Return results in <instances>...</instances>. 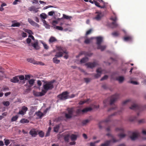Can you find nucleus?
I'll return each mask as SVG.
<instances>
[{"label": "nucleus", "mask_w": 146, "mask_h": 146, "mask_svg": "<svg viewBox=\"0 0 146 146\" xmlns=\"http://www.w3.org/2000/svg\"><path fill=\"white\" fill-rule=\"evenodd\" d=\"M54 82V80H52L50 81H46L44 82V84L43 85L44 90H42L43 92L45 94L48 91L51 90L54 88L53 84Z\"/></svg>", "instance_id": "nucleus-1"}, {"label": "nucleus", "mask_w": 146, "mask_h": 146, "mask_svg": "<svg viewBox=\"0 0 146 146\" xmlns=\"http://www.w3.org/2000/svg\"><path fill=\"white\" fill-rule=\"evenodd\" d=\"M57 49L58 51L57 52L55 56L58 57H62L64 54H67V52L65 49L61 46H58L57 47Z\"/></svg>", "instance_id": "nucleus-2"}, {"label": "nucleus", "mask_w": 146, "mask_h": 146, "mask_svg": "<svg viewBox=\"0 0 146 146\" xmlns=\"http://www.w3.org/2000/svg\"><path fill=\"white\" fill-rule=\"evenodd\" d=\"M69 94V92L67 91H65L63 92L61 94L58 95L57 97L60 100H65L68 99Z\"/></svg>", "instance_id": "nucleus-3"}, {"label": "nucleus", "mask_w": 146, "mask_h": 146, "mask_svg": "<svg viewBox=\"0 0 146 146\" xmlns=\"http://www.w3.org/2000/svg\"><path fill=\"white\" fill-rule=\"evenodd\" d=\"M68 113L65 114V117L67 119H70L72 118L74 112V109L73 108H68L67 109Z\"/></svg>", "instance_id": "nucleus-4"}, {"label": "nucleus", "mask_w": 146, "mask_h": 146, "mask_svg": "<svg viewBox=\"0 0 146 146\" xmlns=\"http://www.w3.org/2000/svg\"><path fill=\"white\" fill-rule=\"evenodd\" d=\"M119 98V95L117 94H116L111 96L110 99V105H111L113 104Z\"/></svg>", "instance_id": "nucleus-5"}, {"label": "nucleus", "mask_w": 146, "mask_h": 146, "mask_svg": "<svg viewBox=\"0 0 146 146\" xmlns=\"http://www.w3.org/2000/svg\"><path fill=\"white\" fill-rule=\"evenodd\" d=\"M115 130L117 131H119L120 133L118 134V136L120 138H124L126 135L124 134V130L122 127L117 128L115 129Z\"/></svg>", "instance_id": "nucleus-6"}, {"label": "nucleus", "mask_w": 146, "mask_h": 146, "mask_svg": "<svg viewBox=\"0 0 146 146\" xmlns=\"http://www.w3.org/2000/svg\"><path fill=\"white\" fill-rule=\"evenodd\" d=\"M98 65V63L96 62H89L85 64V65L88 68H93Z\"/></svg>", "instance_id": "nucleus-7"}, {"label": "nucleus", "mask_w": 146, "mask_h": 146, "mask_svg": "<svg viewBox=\"0 0 146 146\" xmlns=\"http://www.w3.org/2000/svg\"><path fill=\"white\" fill-rule=\"evenodd\" d=\"M38 131L36 130V129L35 128L32 129L30 131L29 133L32 137H35L37 135Z\"/></svg>", "instance_id": "nucleus-8"}, {"label": "nucleus", "mask_w": 146, "mask_h": 146, "mask_svg": "<svg viewBox=\"0 0 146 146\" xmlns=\"http://www.w3.org/2000/svg\"><path fill=\"white\" fill-rule=\"evenodd\" d=\"M27 61L28 62L33 63L34 64H40L41 65H44L43 64L42 62L36 61L33 59L32 58L27 59Z\"/></svg>", "instance_id": "nucleus-9"}, {"label": "nucleus", "mask_w": 146, "mask_h": 146, "mask_svg": "<svg viewBox=\"0 0 146 146\" xmlns=\"http://www.w3.org/2000/svg\"><path fill=\"white\" fill-rule=\"evenodd\" d=\"M110 19L114 21L111 23V25L113 26V27L112 28H113L117 27L118 26V24L115 22L117 20L116 17L115 16L114 17H112L110 18Z\"/></svg>", "instance_id": "nucleus-10"}, {"label": "nucleus", "mask_w": 146, "mask_h": 146, "mask_svg": "<svg viewBox=\"0 0 146 146\" xmlns=\"http://www.w3.org/2000/svg\"><path fill=\"white\" fill-rule=\"evenodd\" d=\"M28 110V108L25 106H23L22 107L21 110L19 111L18 113V114L24 115L26 113V111Z\"/></svg>", "instance_id": "nucleus-11"}, {"label": "nucleus", "mask_w": 146, "mask_h": 146, "mask_svg": "<svg viewBox=\"0 0 146 146\" xmlns=\"http://www.w3.org/2000/svg\"><path fill=\"white\" fill-rule=\"evenodd\" d=\"M120 111H119L118 112L114 113L113 114L109 116L108 117L104 120V121L106 122H107L108 121H110L111 119V117L112 116L116 115L117 113L118 114H120Z\"/></svg>", "instance_id": "nucleus-12"}, {"label": "nucleus", "mask_w": 146, "mask_h": 146, "mask_svg": "<svg viewBox=\"0 0 146 146\" xmlns=\"http://www.w3.org/2000/svg\"><path fill=\"white\" fill-rule=\"evenodd\" d=\"M96 72L97 73L94 76L96 78H98L100 77L101 75L102 72V70L101 68H99L96 70Z\"/></svg>", "instance_id": "nucleus-13"}, {"label": "nucleus", "mask_w": 146, "mask_h": 146, "mask_svg": "<svg viewBox=\"0 0 146 146\" xmlns=\"http://www.w3.org/2000/svg\"><path fill=\"white\" fill-rule=\"evenodd\" d=\"M130 108L133 110H140V107L137 104H133L130 107Z\"/></svg>", "instance_id": "nucleus-14"}, {"label": "nucleus", "mask_w": 146, "mask_h": 146, "mask_svg": "<svg viewBox=\"0 0 146 146\" xmlns=\"http://www.w3.org/2000/svg\"><path fill=\"white\" fill-rule=\"evenodd\" d=\"M28 20L29 23L32 26L37 27H39V25L38 24L36 23L31 19L29 18Z\"/></svg>", "instance_id": "nucleus-15"}, {"label": "nucleus", "mask_w": 146, "mask_h": 146, "mask_svg": "<svg viewBox=\"0 0 146 146\" xmlns=\"http://www.w3.org/2000/svg\"><path fill=\"white\" fill-rule=\"evenodd\" d=\"M31 44L32 46L35 49L38 50L39 49L40 47L38 45V42L37 40L34 43H31Z\"/></svg>", "instance_id": "nucleus-16"}, {"label": "nucleus", "mask_w": 146, "mask_h": 146, "mask_svg": "<svg viewBox=\"0 0 146 146\" xmlns=\"http://www.w3.org/2000/svg\"><path fill=\"white\" fill-rule=\"evenodd\" d=\"M139 133L137 132H134L132 133V135L131 136L130 138L132 140H135L138 137Z\"/></svg>", "instance_id": "nucleus-17"}, {"label": "nucleus", "mask_w": 146, "mask_h": 146, "mask_svg": "<svg viewBox=\"0 0 146 146\" xmlns=\"http://www.w3.org/2000/svg\"><path fill=\"white\" fill-rule=\"evenodd\" d=\"M96 13H97L98 14L94 19L97 21H99L101 20L102 17L101 12H97Z\"/></svg>", "instance_id": "nucleus-18"}, {"label": "nucleus", "mask_w": 146, "mask_h": 146, "mask_svg": "<svg viewBox=\"0 0 146 146\" xmlns=\"http://www.w3.org/2000/svg\"><path fill=\"white\" fill-rule=\"evenodd\" d=\"M45 93L43 92L42 90L41 92H34V95L36 96H41L45 94Z\"/></svg>", "instance_id": "nucleus-19"}, {"label": "nucleus", "mask_w": 146, "mask_h": 146, "mask_svg": "<svg viewBox=\"0 0 146 146\" xmlns=\"http://www.w3.org/2000/svg\"><path fill=\"white\" fill-rule=\"evenodd\" d=\"M38 8H36L34 6H31L30 7H29L28 8V10L31 11H33L34 13H36L38 12Z\"/></svg>", "instance_id": "nucleus-20"}, {"label": "nucleus", "mask_w": 146, "mask_h": 146, "mask_svg": "<svg viewBox=\"0 0 146 146\" xmlns=\"http://www.w3.org/2000/svg\"><path fill=\"white\" fill-rule=\"evenodd\" d=\"M96 44L97 45L101 44L103 41V38L101 36H99L96 37Z\"/></svg>", "instance_id": "nucleus-21"}, {"label": "nucleus", "mask_w": 146, "mask_h": 146, "mask_svg": "<svg viewBox=\"0 0 146 146\" xmlns=\"http://www.w3.org/2000/svg\"><path fill=\"white\" fill-rule=\"evenodd\" d=\"M17 77L18 76H17L13 77L12 78L10 79V81L11 82L14 83L18 82H19V79H18V77Z\"/></svg>", "instance_id": "nucleus-22"}, {"label": "nucleus", "mask_w": 146, "mask_h": 146, "mask_svg": "<svg viewBox=\"0 0 146 146\" xmlns=\"http://www.w3.org/2000/svg\"><path fill=\"white\" fill-rule=\"evenodd\" d=\"M106 135L108 137H111L112 139L110 140H111V143L112 142L113 143H114L117 142L118 141V140L115 139L113 136L110 133H108L107 134H106Z\"/></svg>", "instance_id": "nucleus-23"}, {"label": "nucleus", "mask_w": 146, "mask_h": 146, "mask_svg": "<svg viewBox=\"0 0 146 146\" xmlns=\"http://www.w3.org/2000/svg\"><path fill=\"white\" fill-rule=\"evenodd\" d=\"M3 69L1 67H0V80H2L5 76Z\"/></svg>", "instance_id": "nucleus-24"}, {"label": "nucleus", "mask_w": 146, "mask_h": 146, "mask_svg": "<svg viewBox=\"0 0 146 146\" xmlns=\"http://www.w3.org/2000/svg\"><path fill=\"white\" fill-rule=\"evenodd\" d=\"M57 40L55 37L52 36L50 37L49 40V42L50 44L57 42Z\"/></svg>", "instance_id": "nucleus-25"}, {"label": "nucleus", "mask_w": 146, "mask_h": 146, "mask_svg": "<svg viewBox=\"0 0 146 146\" xmlns=\"http://www.w3.org/2000/svg\"><path fill=\"white\" fill-rule=\"evenodd\" d=\"M111 140L106 141L104 143L102 144L100 146H108L111 143Z\"/></svg>", "instance_id": "nucleus-26"}, {"label": "nucleus", "mask_w": 146, "mask_h": 146, "mask_svg": "<svg viewBox=\"0 0 146 146\" xmlns=\"http://www.w3.org/2000/svg\"><path fill=\"white\" fill-rule=\"evenodd\" d=\"M92 110V108L91 107L86 108L82 110V112L83 113H85L88 111H90Z\"/></svg>", "instance_id": "nucleus-27"}, {"label": "nucleus", "mask_w": 146, "mask_h": 146, "mask_svg": "<svg viewBox=\"0 0 146 146\" xmlns=\"http://www.w3.org/2000/svg\"><path fill=\"white\" fill-rule=\"evenodd\" d=\"M106 46L105 45H101V44L98 46L97 48L100 49L102 51L104 50L106 48Z\"/></svg>", "instance_id": "nucleus-28"}, {"label": "nucleus", "mask_w": 146, "mask_h": 146, "mask_svg": "<svg viewBox=\"0 0 146 146\" xmlns=\"http://www.w3.org/2000/svg\"><path fill=\"white\" fill-rule=\"evenodd\" d=\"M116 80H118L119 83H121L123 82L124 81V78L123 76H119L117 78Z\"/></svg>", "instance_id": "nucleus-29"}, {"label": "nucleus", "mask_w": 146, "mask_h": 146, "mask_svg": "<svg viewBox=\"0 0 146 146\" xmlns=\"http://www.w3.org/2000/svg\"><path fill=\"white\" fill-rule=\"evenodd\" d=\"M70 137V135L68 133L65 135L64 137V141L66 142H68Z\"/></svg>", "instance_id": "nucleus-30"}, {"label": "nucleus", "mask_w": 146, "mask_h": 146, "mask_svg": "<svg viewBox=\"0 0 146 146\" xmlns=\"http://www.w3.org/2000/svg\"><path fill=\"white\" fill-rule=\"evenodd\" d=\"M77 136L74 134H72L70 136L71 139L72 141L76 140L77 139Z\"/></svg>", "instance_id": "nucleus-31"}, {"label": "nucleus", "mask_w": 146, "mask_h": 146, "mask_svg": "<svg viewBox=\"0 0 146 146\" xmlns=\"http://www.w3.org/2000/svg\"><path fill=\"white\" fill-rule=\"evenodd\" d=\"M20 122L21 123H28L29 122V121L27 119H22L20 121Z\"/></svg>", "instance_id": "nucleus-32"}, {"label": "nucleus", "mask_w": 146, "mask_h": 146, "mask_svg": "<svg viewBox=\"0 0 146 146\" xmlns=\"http://www.w3.org/2000/svg\"><path fill=\"white\" fill-rule=\"evenodd\" d=\"M81 54H84L86 56H90L92 55V54L89 52H86L85 51H82L81 52Z\"/></svg>", "instance_id": "nucleus-33"}, {"label": "nucleus", "mask_w": 146, "mask_h": 146, "mask_svg": "<svg viewBox=\"0 0 146 146\" xmlns=\"http://www.w3.org/2000/svg\"><path fill=\"white\" fill-rule=\"evenodd\" d=\"M36 114L40 118L42 117L44 115L43 113L40 111L36 112Z\"/></svg>", "instance_id": "nucleus-34"}, {"label": "nucleus", "mask_w": 146, "mask_h": 146, "mask_svg": "<svg viewBox=\"0 0 146 146\" xmlns=\"http://www.w3.org/2000/svg\"><path fill=\"white\" fill-rule=\"evenodd\" d=\"M41 42L43 44L44 47L45 49L47 50L49 48V46L45 42H43L42 41H41Z\"/></svg>", "instance_id": "nucleus-35"}, {"label": "nucleus", "mask_w": 146, "mask_h": 146, "mask_svg": "<svg viewBox=\"0 0 146 146\" xmlns=\"http://www.w3.org/2000/svg\"><path fill=\"white\" fill-rule=\"evenodd\" d=\"M124 40L125 41H131L132 40V38L131 36H127L124 37Z\"/></svg>", "instance_id": "nucleus-36"}, {"label": "nucleus", "mask_w": 146, "mask_h": 146, "mask_svg": "<svg viewBox=\"0 0 146 146\" xmlns=\"http://www.w3.org/2000/svg\"><path fill=\"white\" fill-rule=\"evenodd\" d=\"M35 80L32 79L28 81L31 87L33 85L34 83Z\"/></svg>", "instance_id": "nucleus-37"}, {"label": "nucleus", "mask_w": 146, "mask_h": 146, "mask_svg": "<svg viewBox=\"0 0 146 146\" xmlns=\"http://www.w3.org/2000/svg\"><path fill=\"white\" fill-rule=\"evenodd\" d=\"M18 117H19L17 115H16L13 116L11 119V121L12 122L16 121L18 119Z\"/></svg>", "instance_id": "nucleus-38"}, {"label": "nucleus", "mask_w": 146, "mask_h": 146, "mask_svg": "<svg viewBox=\"0 0 146 146\" xmlns=\"http://www.w3.org/2000/svg\"><path fill=\"white\" fill-rule=\"evenodd\" d=\"M88 58L87 57H84L82 58L80 61L81 63H84L88 60Z\"/></svg>", "instance_id": "nucleus-39"}, {"label": "nucleus", "mask_w": 146, "mask_h": 146, "mask_svg": "<svg viewBox=\"0 0 146 146\" xmlns=\"http://www.w3.org/2000/svg\"><path fill=\"white\" fill-rule=\"evenodd\" d=\"M53 60L54 63L56 64H59L60 62V60L57 59L56 57L54 58L53 59Z\"/></svg>", "instance_id": "nucleus-40"}, {"label": "nucleus", "mask_w": 146, "mask_h": 146, "mask_svg": "<svg viewBox=\"0 0 146 146\" xmlns=\"http://www.w3.org/2000/svg\"><path fill=\"white\" fill-rule=\"evenodd\" d=\"M72 17L70 16H68L65 14H63V18L67 20H70L72 18Z\"/></svg>", "instance_id": "nucleus-41"}, {"label": "nucleus", "mask_w": 146, "mask_h": 146, "mask_svg": "<svg viewBox=\"0 0 146 146\" xmlns=\"http://www.w3.org/2000/svg\"><path fill=\"white\" fill-rule=\"evenodd\" d=\"M23 30L25 32L27 33L30 35L33 34L32 31L30 30L26 29H24Z\"/></svg>", "instance_id": "nucleus-42"}, {"label": "nucleus", "mask_w": 146, "mask_h": 146, "mask_svg": "<svg viewBox=\"0 0 146 146\" xmlns=\"http://www.w3.org/2000/svg\"><path fill=\"white\" fill-rule=\"evenodd\" d=\"M41 18L45 19L47 18V15L45 13H42L40 15Z\"/></svg>", "instance_id": "nucleus-43"}, {"label": "nucleus", "mask_w": 146, "mask_h": 146, "mask_svg": "<svg viewBox=\"0 0 146 146\" xmlns=\"http://www.w3.org/2000/svg\"><path fill=\"white\" fill-rule=\"evenodd\" d=\"M92 39V38H87L85 40L84 42L86 44H88L90 43Z\"/></svg>", "instance_id": "nucleus-44"}, {"label": "nucleus", "mask_w": 146, "mask_h": 146, "mask_svg": "<svg viewBox=\"0 0 146 146\" xmlns=\"http://www.w3.org/2000/svg\"><path fill=\"white\" fill-rule=\"evenodd\" d=\"M4 141H5V144L6 146L8 145L10 143V141L9 139H4Z\"/></svg>", "instance_id": "nucleus-45"}, {"label": "nucleus", "mask_w": 146, "mask_h": 146, "mask_svg": "<svg viewBox=\"0 0 146 146\" xmlns=\"http://www.w3.org/2000/svg\"><path fill=\"white\" fill-rule=\"evenodd\" d=\"M112 35L114 36H117L119 35V33L118 32L115 31L112 33L111 34Z\"/></svg>", "instance_id": "nucleus-46"}, {"label": "nucleus", "mask_w": 146, "mask_h": 146, "mask_svg": "<svg viewBox=\"0 0 146 146\" xmlns=\"http://www.w3.org/2000/svg\"><path fill=\"white\" fill-rule=\"evenodd\" d=\"M20 26V24L19 23H16L12 24L11 27H19Z\"/></svg>", "instance_id": "nucleus-47"}, {"label": "nucleus", "mask_w": 146, "mask_h": 146, "mask_svg": "<svg viewBox=\"0 0 146 146\" xmlns=\"http://www.w3.org/2000/svg\"><path fill=\"white\" fill-rule=\"evenodd\" d=\"M18 77V79H19L20 80H23L25 79L24 76L23 75H21L17 76Z\"/></svg>", "instance_id": "nucleus-48"}, {"label": "nucleus", "mask_w": 146, "mask_h": 146, "mask_svg": "<svg viewBox=\"0 0 146 146\" xmlns=\"http://www.w3.org/2000/svg\"><path fill=\"white\" fill-rule=\"evenodd\" d=\"M89 121L90 120L88 119L84 120L82 121V123L83 125H86L88 123Z\"/></svg>", "instance_id": "nucleus-49"}, {"label": "nucleus", "mask_w": 146, "mask_h": 146, "mask_svg": "<svg viewBox=\"0 0 146 146\" xmlns=\"http://www.w3.org/2000/svg\"><path fill=\"white\" fill-rule=\"evenodd\" d=\"M59 128V126L58 125H57L54 128V131L56 132H58Z\"/></svg>", "instance_id": "nucleus-50"}, {"label": "nucleus", "mask_w": 146, "mask_h": 146, "mask_svg": "<svg viewBox=\"0 0 146 146\" xmlns=\"http://www.w3.org/2000/svg\"><path fill=\"white\" fill-rule=\"evenodd\" d=\"M38 134L39 136L41 137H43L44 136V133L42 131H40L39 132Z\"/></svg>", "instance_id": "nucleus-51"}, {"label": "nucleus", "mask_w": 146, "mask_h": 146, "mask_svg": "<svg viewBox=\"0 0 146 146\" xmlns=\"http://www.w3.org/2000/svg\"><path fill=\"white\" fill-rule=\"evenodd\" d=\"M89 100V99H87L86 100L84 101H80L79 102V104L80 105H82L84 104L87 103L88 102Z\"/></svg>", "instance_id": "nucleus-52"}, {"label": "nucleus", "mask_w": 146, "mask_h": 146, "mask_svg": "<svg viewBox=\"0 0 146 146\" xmlns=\"http://www.w3.org/2000/svg\"><path fill=\"white\" fill-rule=\"evenodd\" d=\"M54 28H55L60 31H62L63 30V28L62 27L59 26H56L55 27H54Z\"/></svg>", "instance_id": "nucleus-53"}, {"label": "nucleus", "mask_w": 146, "mask_h": 146, "mask_svg": "<svg viewBox=\"0 0 146 146\" xmlns=\"http://www.w3.org/2000/svg\"><path fill=\"white\" fill-rule=\"evenodd\" d=\"M136 119L135 116H132L130 118L129 120L131 121H132L135 120Z\"/></svg>", "instance_id": "nucleus-54"}, {"label": "nucleus", "mask_w": 146, "mask_h": 146, "mask_svg": "<svg viewBox=\"0 0 146 146\" xmlns=\"http://www.w3.org/2000/svg\"><path fill=\"white\" fill-rule=\"evenodd\" d=\"M3 104L5 106H8L10 105V103L9 101L5 102H3Z\"/></svg>", "instance_id": "nucleus-55"}, {"label": "nucleus", "mask_w": 146, "mask_h": 146, "mask_svg": "<svg viewBox=\"0 0 146 146\" xmlns=\"http://www.w3.org/2000/svg\"><path fill=\"white\" fill-rule=\"evenodd\" d=\"M21 35L23 37H25L27 36V35L26 33H24L23 32H22L21 33Z\"/></svg>", "instance_id": "nucleus-56"}, {"label": "nucleus", "mask_w": 146, "mask_h": 146, "mask_svg": "<svg viewBox=\"0 0 146 146\" xmlns=\"http://www.w3.org/2000/svg\"><path fill=\"white\" fill-rule=\"evenodd\" d=\"M31 77L30 75H25V79L26 80H28L30 79Z\"/></svg>", "instance_id": "nucleus-57"}, {"label": "nucleus", "mask_w": 146, "mask_h": 146, "mask_svg": "<svg viewBox=\"0 0 146 146\" xmlns=\"http://www.w3.org/2000/svg\"><path fill=\"white\" fill-rule=\"evenodd\" d=\"M55 12L54 11H51L50 12H49L48 13V14L49 15L52 16H53Z\"/></svg>", "instance_id": "nucleus-58"}, {"label": "nucleus", "mask_w": 146, "mask_h": 146, "mask_svg": "<svg viewBox=\"0 0 146 146\" xmlns=\"http://www.w3.org/2000/svg\"><path fill=\"white\" fill-rule=\"evenodd\" d=\"M82 112V110L80 109H79L77 110L76 111V113L77 114H79L81 113Z\"/></svg>", "instance_id": "nucleus-59"}, {"label": "nucleus", "mask_w": 146, "mask_h": 146, "mask_svg": "<svg viewBox=\"0 0 146 146\" xmlns=\"http://www.w3.org/2000/svg\"><path fill=\"white\" fill-rule=\"evenodd\" d=\"M94 4H95V5L97 6V7H100V6L99 5V3H98V2L96 1H94Z\"/></svg>", "instance_id": "nucleus-60"}, {"label": "nucleus", "mask_w": 146, "mask_h": 146, "mask_svg": "<svg viewBox=\"0 0 146 146\" xmlns=\"http://www.w3.org/2000/svg\"><path fill=\"white\" fill-rule=\"evenodd\" d=\"M108 76L107 75H105L100 80L101 81H102L103 80L106 79L108 78Z\"/></svg>", "instance_id": "nucleus-61"}, {"label": "nucleus", "mask_w": 146, "mask_h": 146, "mask_svg": "<svg viewBox=\"0 0 146 146\" xmlns=\"http://www.w3.org/2000/svg\"><path fill=\"white\" fill-rule=\"evenodd\" d=\"M92 31V30L91 29H90L89 30H88V31L86 32V35H87L90 34L91 33Z\"/></svg>", "instance_id": "nucleus-62"}, {"label": "nucleus", "mask_w": 146, "mask_h": 146, "mask_svg": "<svg viewBox=\"0 0 146 146\" xmlns=\"http://www.w3.org/2000/svg\"><path fill=\"white\" fill-rule=\"evenodd\" d=\"M31 40L29 38H28L27 39L26 41L27 43L29 44H30L31 42Z\"/></svg>", "instance_id": "nucleus-63"}, {"label": "nucleus", "mask_w": 146, "mask_h": 146, "mask_svg": "<svg viewBox=\"0 0 146 146\" xmlns=\"http://www.w3.org/2000/svg\"><path fill=\"white\" fill-rule=\"evenodd\" d=\"M145 122V120L144 119H141L139 120V123H144Z\"/></svg>", "instance_id": "nucleus-64"}]
</instances>
